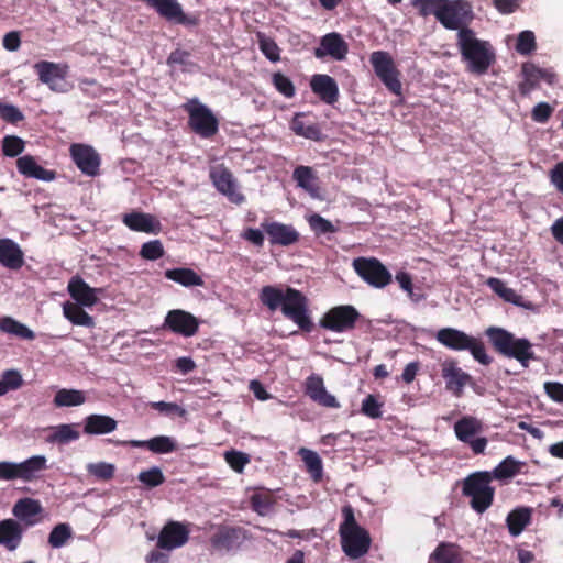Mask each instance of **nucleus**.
Here are the masks:
<instances>
[{"instance_id": "nucleus-63", "label": "nucleus", "mask_w": 563, "mask_h": 563, "mask_svg": "<svg viewBox=\"0 0 563 563\" xmlns=\"http://www.w3.org/2000/svg\"><path fill=\"white\" fill-rule=\"evenodd\" d=\"M544 391L553 401L563 402V384L559 382L544 383Z\"/></svg>"}, {"instance_id": "nucleus-2", "label": "nucleus", "mask_w": 563, "mask_h": 563, "mask_svg": "<svg viewBox=\"0 0 563 563\" xmlns=\"http://www.w3.org/2000/svg\"><path fill=\"white\" fill-rule=\"evenodd\" d=\"M457 47L466 69L472 74L484 75L495 63L496 56L490 44L477 38L472 29L457 32Z\"/></svg>"}, {"instance_id": "nucleus-11", "label": "nucleus", "mask_w": 563, "mask_h": 563, "mask_svg": "<svg viewBox=\"0 0 563 563\" xmlns=\"http://www.w3.org/2000/svg\"><path fill=\"white\" fill-rule=\"evenodd\" d=\"M371 64L376 76L382 80L386 88L394 95H401V82L399 80V71L395 63L385 51H375L369 57Z\"/></svg>"}, {"instance_id": "nucleus-41", "label": "nucleus", "mask_w": 563, "mask_h": 563, "mask_svg": "<svg viewBox=\"0 0 563 563\" xmlns=\"http://www.w3.org/2000/svg\"><path fill=\"white\" fill-rule=\"evenodd\" d=\"M525 80L519 85V91L522 96H527L532 91L540 79L545 78V70L534 67L533 65H525L522 67Z\"/></svg>"}, {"instance_id": "nucleus-27", "label": "nucleus", "mask_w": 563, "mask_h": 563, "mask_svg": "<svg viewBox=\"0 0 563 563\" xmlns=\"http://www.w3.org/2000/svg\"><path fill=\"white\" fill-rule=\"evenodd\" d=\"M533 509L520 506L512 509L506 517V526L512 537H517L531 523Z\"/></svg>"}, {"instance_id": "nucleus-21", "label": "nucleus", "mask_w": 563, "mask_h": 563, "mask_svg": "<svg viewBox=\"0 0 563 563\" xmlns=\"http://www.w3.org/2000/svg\"><path fill=\"white\" fill-rule=\"evenodd\" d=\"M70 297L76 301L75 303L84 307H92L98 302V294L101 292L99 288L90 287L81 277L74 276L67 286Z\"/></svg>"}, {"instance_id": "nucleus-9", "label": "nucleus", "mask_w": 563, "mask_h": 563, "mask_svg": "<svg viewBox=\"0 0 563 563\" xmlns=\"http://www.w3.org/2000/svg\"><path fill=\"white\" fill-rule=\"evenodd\" d=\"M352 266L355 273L374 288H384L393 280L391 273L376 257H356L353 260Z\"/></svg>"}, {"instance_id": "nucleus-60", "label": "nucleus", "mask_w": 563, "mask_h": 563, "mask_svg": "<svg viewBox=\"0 0 563 563\" xmlns=\"http://www.w3.org/2000/svg\"><path fill=\"white\" fill-rule=\"evenodd\" d=\"M0 118L8 123L16 124L24 120V114L18 107L0 102Z\"/></svg>"}, {"instance_id": "nucleus-35", "label": "nucleus", "mask_w": 563, "mask_h": 563, "mask_svg": "<svg viewBox=\"0 0 563 563\" xmlns=\"http://www.w3.org/2000/svg\"><path fill=\"white\" fill-rule=\"evenodd\" d=\"M523 466H526V462L518 461L509 455L493 470V473H490L492 479L505 481L512 478L521 473Z\"/></svg>"}, {"instance_id": "nucleus-48", "label": "nucleus", "mask_w": 563, "mask_h": 563, "mask_svg": "<svg viewBox=\"0 0 563 563\" xmlns=\"http://www.w3.org/2000/svg\"><path fill=\"white\" fill-rule=\"evenodd\" d=\"M383 406L384 402L379 400V396L369 394L362 401L361 412L371 419H378L383 416Z\"/></svg>"}, {"instance_id": "nucleus-39", "label": "nucleus", "mask_w": 563, "mask_h": 563, "mask_svg": "<svg viewBox=\"0 0 563 563\" xmlns=\"http://www.w3.org/2000/svg\"><path fill=\"white\" fill-rule=\"evenodd\" d=\"M428 563H462V556L453 543L441 542L430 554Z\"/></svg>"}, {"instance_id": "nucleus-51", "label": "nucleus", "mask_w": 563, "mask_h": 563, "mask_svg": "<svg viewBox=\"0 0 563 563\" xmlns=\"http://www.w3.org/2000/svg\"><path fill=\"white\" fill-rule=\"evenodd\" d=\"M272 84L275 89L286 98H292L296 95V88L289 77L280 71L272 75Z\"/></svg>"}, {"instance_id": "nucleus-33", "label": "nucleus", "mask_w": 563, "mask_h": 563, "mask_svg": "<svg viewBox=\"0 0 563 563\" xmlns=\"http://www.w3.org/2000/svg\"><path fill=\"white\" fill-rule=\"evenodd\" d=\"M305 113H296L290 121V129L296 135L312 140L321 141L322 132L317 123H308L305 121Z\"/></svg>"}, {"instance_id": "nucleus-17", "label": "nucleus", "mask_w": 563, "mask_h": 563, "mask_svg": "<svg viewBox=\"0 0 563 563\" xmlns=\"http://www.w3.org/2000/svg\"><path fill=\"white\" fill-rule=\"evenodd\" d=\"M305 394L316 404L325 408H340L335 396L331 395L320 375L311 374L305 382Z\"/></svg>"}, {"instance_id": "nucleus-61", "label": "nucleus", "mask_w": 563, "mask_h": 563, "mask_svg": "<svg viewBox=\"0 0 563 563\" xmlns=\"http://www.w3.org/2000/svg\"><path fill=\"white\" fill-rule=\"evenodd\" d=\"M150 407L166 416L183 417L186 413V410L175 402L153 401L150 402Z\"/></svg>"}, {"instance_id": "nucleus-45", "label": "nucleus", "mask_w": 563, "mask_h": 563, "mask_svg": "<svg viewBox=\"0 0 563 563\" xmlns=\"http://www.w3.org/2000/svg\"><path fill=\"white\" fill-rule=\"evenodd\" d=\"M79 432L74 428L73 424H59L54 428V431L47 438L51 443L65 444L75 441L79 438Z\"/></svg>"}, {"instance_id": "nucleus-28", "label": "nucleus", "mask_w": 563, "mask_h": 563, "mask_svg": "<svg viewBox=\"0 0 563 563\" xmlns=\"http://www.w3.org/2000/svg\"><path fill=\"white\" fill-rule=\"evenodd\" d=\"M435 338L439 343L450 350L465 351L472 336L454 328H443L438 331Z\"/></svg>"}, {"instance_id": "nucleus-12", "label": "nucleus", "mask_w": 563, "mask_h": 563, "mask_svg": "<svg viewBox=\"0 0 563 563\" xmlns=\"http://www.w3.org/2000/svg\"><path fill=\"white\" fill-rule=\"evenodd\" d=\"M69 154L73 162L82 174L90 177L99 175L101 158L91 145L74 143L69 147Z\"/></svg>"}, {"instance_id": "nucleus-31", "label": "nucleus", "mask_w": 563, "mask_h": 563, "mask_svg": "<svg viewBox=\"0 0 563 563\" xmlns=\"http://www.w3.org/2000/svg\"><path fill=\"white\" fill-rule=\"evenodd\" d=\"M165 277L184 287L203 286L205 282L194 269L187 267L166 269Z\"/></svg>"}, {"instance_id": "nucleus-43", "label": "nucleus", "mask_w": 563, "mask_h": 563, "mask_svg": "<svg viewBox=\"0 0 563 563\" xmlns=\"http://www.w3.org/2000/svg\"><path fill=\"white\" fill-rule=\"evenodd\" d=\"M300 454L302 457V461L305 462V465L307 467V471L310 473L311 477L314 482H319L322 478V460L318 455L317 452L308 450V449H301Z\"/></svg>"}, {"instance_id": "nucleus-55", "label": "nucleus", "mask_w": 563, "mask_h": 563, "mask_svg": "<svg viewBox=\"0 0 563 563\" xmlns=\"http://www.w3.org/2000/svg\"><path fill=\"white\" fill-rule=\"evenodd\" d=\"M164 254V246L159 240L148 241L140 250V256L147 261H156L163 257Z\"/></svg>"}, {"instance_id": "nucleus-30", "label": "nucleus", "mask_w": 563, "mask_h": 563, "mask_svg": "<svg viewBox=\"0 0 563 563\" xmlns=\"http://www.w3.org/2000/svg\"><path fill=\"white\" fill-rule=\"evenodd\" d=\"M292 179L297 183V186L309 192L311 196H316L319 190L318 176L312 167L299 165L294 169Z\"/></svg>"}, {"instance_id": "nucleus-18", "label": "nucleus", "mask_w": 563, "mask_h": 563, "mask_svg": "<svg viewBox=\"0 0 563 563\" xmlns=\"http://www.w3.org/2000/svg\"><path fill=\"white\" fill-rule=\"evenodd\" d=\"M210 178L217 190L227 196L230 201L234 203H241L244 201L245 198L243 194L236 190L234 177L227 167L220 165L212 168L210 172Z\"/></svg>"}, {"instance_id": "nucleus-29", "label": "nucleus", "mask_w": 563, "mask_h": 563, "mask_svg": "<svg viewBox=\"0 0 563 563\" xmlns=\"http://www.w3.org/2000/svg\"><path fill=\"white\" fill-rule=\"evenodd\" d=\"M117 421L104 415H90L86 417L84 432L86 434H107L117 429Z\"/></svg>"}, {"instance_id": "nucleus-8", "label": "nucleus", "mask_w": 563, "mask_h": 563, "mask_svg": "<svg viewBox=\"0 0 563 563\" xmlns=\"http://www.w3.org/2000/svg\"><path fill=\"white\" fill-rule=\"evenodd\" d=\"M38 80L46 85L53 92L66 93L71 89L67 80L69 66L67 64L41 60L34 65Z\"/></svg>"}, {"instance_id": "nucleus-54", "label": "nucleus", "mask_w": 563, "mask_h": 563, "mask_svg": "<svg viewBox=\"0 0 563 563\" xmlns=\"http://www.w3.org/2000/svg\"><path fill=\"white\" fill-rule=\"evenodd\" d=\"M307 220L316 235L334 233L336 231V228L332 224L331 221L327 220L318 213L311 214Z\"/></svg>"}, {"instance_id": "nucleus-1", "label": "nucleus", "mask_w": 563, "mask_h": 563, "mask_svg": "<svg viewBox=\"0 0 563 563\" xmlns=\"http://www.w3.org/2000/svg\"><path fill=\"white\" fill-rule=\"evenodd\" d=\"M260 301L271 311L280 309L284 317L302 332L310 333L314 329L309 300L300 290L289 286H264L260 291Z\"/></svg>"}, {"instance_id": "nucleus-53", "label": "nucleus", "mask_w": 563, "mask_h": 563, "mask_svg": "<svg viewBox=\"0 0 563 563\" xmlns=\"http://www.w3.org/2000/svg\"><path fill=\"white\" fill-rule=\"evenodd\" d=\"M25 147L24 141L15 135H7L2 140V152L8 157L20 155Z\"/></svg>"}, {"instance_id": "nucleus-16", "label": "nucleus", "mask_w": 563, "mask_h": 563, "mask_svg": "<svg viewBox=\"0 0 563 563\" xmlns=\"http://www.w3.org/2000/svg\"><path fill=\"white\" fill-rule=\"evenodd\" d=\"M349 53V45L341 34L331 32L323 35L320 40L319 47L314 48V56L323 59L325 56L332 57L334 60H343Z\"/></svg>"}, {"instance_id": "nucleus-58", "label": "nucleus", "mask_w": 563, "mask_h": 563, "mask_svg": "<svg viewBox=\"0 0 563 563\" xmlns=\"http://www.w3.org/2000/svg\"><path fill=\"white\" fill-rule=\"evenodd\" d=\"M115 467L113 464L99 462L88 465L89 474L101 481H109L114 476Z\"/></svg>"}, {"instance_id": "nucleus-62", "label": "nucleus", "mask_w": 563, "mask_h": 563, "mask_svg": "<svg viewBox=\"0 0 563 563\" xmlns=\"http://www.w3.org/2000/svg\"><path fill=\"white\" fill-rule=\"evenodd\" d=\"M553 109L547 102H540L532 109V120L539 123H545L551 114Z\"/></svg>"}, {"instance_id": "nucleus-42", "label": "nucleus", "mask_w": 563, "mask_h": 563, "mask_svg": "<svg viewBox=\"0 0 563 563\" xmlns=\"http://www.w3.org/2000/svg\"><path fill=\"white\" fill-rule=\"evenodd\" d=\"M85 400L82 391L63 388L55 394L54 405L56 407H73L82 405Z\"/></svg>"}, {"instance_id": "nucleus-20", "label": "nucleus", "mask_w": 563, "mask_h": 563, "mask_svg": "<svg viewBox=\"0 0 563 563\" xmlns=\"http://www.w3.org/2000/svg\"><path fill=\"white\" fill-rule=\"evenodd\" d=\"M310 88L327 104H334L340 96L335 79L325 74L313 75L310 80Z\"/></svg>"}, {"instance_id": "nucleus-25", "label": "nucleus", "mask_w": 563, "mask_h": 563, "mask_svg": "<svg viewBox=\"0 0 563 563\" xmlns=\"http://www.w3.org/2000/svg\"><path fill=\"white\" fill-rule=\"evenodd\" d=\"M18 172L26 178H35L43 181H52L56 178V172L40 166L32 155H24L16 159Z\"/></svg>"}, {"instance_id": "nucleus-24", "label": "nucleus", "mask_w": 563, "mask_h": 563, "mask_svg": "<svg viewBox=\"0 0 563 563\" xmlns=\"http://www.w3.org/2000/svg\"><path fill=\"white\" fill-rule=\"evenodd\" d=\"M123 223L132 231L157 234L162 230V224L154 216L143 212L125 213Z\"/></svg>"}, {"instance_id": "nucleus-59", "label": "nucleus", "mask_w": 563, "mask_h": 563, "mask_svg": "<svg viewBox=\"0 0 563 563\" xmlns=\"http://www.w3.org/2000/svg\"><path fill=\"white\" fill-rule=\"evenodd\" d=\"M253 510L263 515L274 505V498L269 493H256L251 497Z\"/></svg>"}, {"instance_id": "nucleus-57", "label": "nucleus", "mask_w": 563, "mask_h": 563, "mask_svg": "<svg viewBox=\"0 0 563 563\" xmlns=\"http://www.w3.org/2000/svg\"><path fill=\"white\" fill-rule=\"evenodd\" d=\"M465 351H470L472 356L483 365H489L493 358L486 353L484 343L474 336L471 338V342L467 344Z\"/></svg>"}, {"instance_id": "nucleus-22", "label": "nucleus", "mask_w": 563, "mask_h": 563, "mask_svg": "<svg viewBox=\"0 0 563 563\" xmlns=\"http://www.w3.org/2000/svg\"><path fill=\"white\" fill-rule=\"evenodd\" d=\"M47 467V459L44 455H33L20 463H14V476L15 479L33 482Z\"/></svg>"}, {"instance_id": "nucleus-26", "label": "nucleus", "mask_w": 563, "mask_h": 563, "mask_svg": "<svg viewBox=\"0 0 563 563\" xmlns=\"http://www.w3.org/2000/svg\"><path fill=\"white\" fill-rule=\"evenodd\" d=\"M23 527L14 519H4L0 521V545L8 551H14L21 544L23 538Z\"/></svg>"}, {"instance_id": "nucleus-14", "label": "nucleus", "mask_w": 563, "mask_h": 563, "mask_svg": "<svg viewBox=\"0 0 563 563\" xmlns=\"http://www.w3.org/2000/svg\"><path fill=\"white\" fill-rule=\"evenodd\" d=\"M261 228L267 234L272 245L288 247L300 240V233L292 224L266 220L261 223Z\"/></svg>"}, {"instance_id": "nucleus-49", "label": "nucleus", "mask_w": 563, "mask_h": 563, "mask_svg": "<svg viewBox=\"0 0 563 563\" xmlns=\"http://www.w3.org/2000/svg\"><path fill=\"white\" fill-rule=\"evenodd\" d=\"M445 0H411V4L421 16L434 15L439 20Z\"/></svg>"}, {"instance_id": "nucleus-3", "label": "nucleus", "mask_w": 563, "mask_h": 563, "mask_svg": "<svg viewBox=\"0 0 563 563\" xmlns=\"http://www.w3.org/2000/svg\"><path fill=\"white\" fill-rule=\"evenodd\" d=\"M342 517L339 526L342 550L351 560H357L368 553L372 538L369 532L357 523L351 505L342 508Z\"/></svg>"}, {"instance_id": "nucleus-6", "label": "nucleus", "mask_w": 563, "mask_h": 563, "mask_svg": "<svg viewBox=\"0 0 563 563\" xmlns=\"http://www.w3.org/2000/svg\"><path fill=\"white\" fill-rule=\"evenodd\" d=\"M188 113V125L192 132L203 139H211L219 131V121L212 111L197 100L184 106Z\"/></svg>"}, {"instance_id": "nucleus-36", "label": "nucleus", "mask_w": 563, "mask_h": 563, "mask_svg": "<svg viewBox=\"0 0 563 563\" xmlns=\"http://www.w3.org/2000/svg\"><path fill=\"white\" fill-rule=\"evenodd\" d=\"M0 331L21 340L32 341L35 339V333L30 328L9 316L0 317Z\"/></svg>"}, {"instance_id": "nucleus-23", "label": "nucleus", "mask_w": 563, "mask_h": 563, "mask_svg": "<svg viewBox=\"0 0 563 563\" xmlns=\"http://www.w3.org/2000/svg\"><path fill=\"white\" fill-rule=\"evenodd\" d=\"M0 264L11 271H19L24 265V253L11 239H0Z\"/></svg>"}, {"instance_id": "nucleus-7", "label": "nucleus", "mask_w": 563, "mask_h": 563, "mask_svg": "<svg viewBox=\"0 0 563 563\" xmlns=\"http://www.w3.org/2000/svg\"><path fill=\"white\" fill-rule=\"evenodd\" d=\"M360 319L361 313L354 306L341 305L329 309L319 320V325L328 331L343 333L355 329Z\"/></svg>"}, {"instance_id": "nucleus-34", "label": "nucleus", "mask_w": 563, "mask_h": 563, "mask_svg": "<svg viewBox=\"0 0 563 563\" xmlns=\"http://www.w3.org/2000/svg\"><path fill=\"white\" fill-rule=\"evenodd\" d=\"M481 431L482 422L471 416L463 417L454 423L456 438L466 444Z\"/></svg>"}, {"instance_id": "nucleus-10", "label": "nucleus", "mask_w": 563, "mask_h": 563, "mask_svg": "<svg viewBox=\"0 0 563 563\" xmlns=\"http://www.w3.org/2000/svg\"><path fill=\"white\" fill-rule=\"evenodd\" d=\"M473 19L474 13L468 1L445 0L438 21L445 29L460 32L462 29H470L467 25Z\"/></svg>"}, {"instance_id": "nucleus-32", "label": "nucleus", "mask_w": 563, "mask_h": 563, "mask_svg": "<svg viewBox=\"0 0 563 563\" xmlns=\"http://www.w3.org/2000/svg\"><path fill=\"white\" fill-rule=\"evenodd\" d=\"M135 448L147 449L155 454H167L177 450L176 442L166 435H157L150 440L133 441Z\"/></svg>"}, {"instance_id": "nucleus-15", "label": "nucleus", "mask_w": 563, "mask_h": 563, "mask_svg": "<svg viewBox=\"0 0 563 563\" xmlns=\"http://www.w3.org/2000/svg\"><path fill=\"white\" fill-rule=\"evenodd\" d=\"M164 327L176 334L190 338L198 332L199 321L188 311L174 309L167 312Z\"/></svg>"}, {"instance_id": "nucleus-37", "label": "nucleus", "mask_w": 563, "mask_h": 563, "mask_svg": "<svg viewBox=\"0 0 563 563\" xmlns=\"http://www.w3.org/2000/svg\"><path fill=\"white\" fill-rule=\"evenodd\" d=\"M84 306L67 301L63 305V312L67 320H69L75 325H81L86 328H93L95 320L88 314L84 308Z\"/></svg>"}, {"instance_id": "nucleus-46", "label": "nucleus", "mask_w": 563, "mask_h": 563, "mask_svg": "<svg viewBox=\"0 0 563 563\" xmlns=\"http://www.w3.org/2000/svg\"><path fill=\"white\" fill-rule=\"evenodd\" d=\"M257 43L263 55L273 63H276L280 59V48L277 43L272 38L266 36L264 33H257Z\"/></svg>"}, {"instance_id": "nucleus-19", "label": "nucleus", "mask_w": 563, "mask_h": 563, "mask_svg": "<svg viewBox=\"0 0 563 563\" xmlns=\"http://www.w3.org/2000/svg\"><path fill=\"white\" fill-rule=\"evenodd\" d=\"M189 539V530L179 521H168L158 534L157 547L173 550L184 545Z\"/></svg>"}, {"instance_id": "nucleus-4", "label": "nucleus", "mask_w": 563, "mask_h": 563, "mask_svg": "<svg viewBox=\"0 0 563 563\" xmlns=\"http://www.w3.org/2000/svg\"><path fill=\"white\" fill-rule=\"evenodd\" d=\"M485 334L497 353L517 360L523 367H528L530 361L537 360L532 343L526 338H516L511 332L498 327H489Z\"/></svg>"}, {"instance_id": "nucleus-52", "label": "nucleus", "mask_w": 563, "mask_h": 563, "mask_svg": "<svg viewBox=\"0 0 563 563\" xmlns=\"http://www.w3.org/2000/svg\"><path fill=\"white\" fill-rule=\"evenodd\" d=\"M224 460L229 466L236 473H242L244 467L250 463V455L241 451H227L224 453Z\"/></svg>"}, {"instance_id": "nucleus-13", "label": "nucleus", "mask_w": 563, "mask_h": 563, "mask_svg": "<svg viewBox=\"0 0 563 563\" xmlns=\"http://www.w3.org/2000/svg\"><path fill=\"white\" fill-rule=\"evenodd\" d=\"M441 375L445 380V389L460 398L466 385L473 384V377L457 366L455 360L449 358L441 363Z\"/></svg>"}, {"instance_id": "nucleus-47", "label": "nucleus", "mask_w": 563, "mask_h": 563, "mask_svg": "<svg viewBox=\"0 0 563 563\" xmlns=\"http://www.w3.org/2000/svg\"><path fill=\"white\" fill-rule=\"evenodd\" d=\"M71 536L73 531L68 523H58L49 532L48 544L55 549L62 548L67 543Z\"/></svg>"}, {"instance_id": "nucleus-50", "label": "nucleus", "mask_w": 563, "mask_h": 563, "mask_svg": "<svg viewBox=\"0 0 563 563\" xmlns=\"http://www.w3.org/2000/svg\"><path fill=\"white\" fill-rule=\"evenodd\" d=\"M137 479L146 488H155L165 482V476L159 467L153 466L148 470L140 472Z\"/></svg>"}, {"instance_id": "nucleus-56", "label": "nucleus", "mask_w": 563, "mask_h": 563, "mask_svg": "<svg viewBox=\"0 0 563 563\" xmlns=\"http://www.w3.org/2000/svg\"><path fill=\"white\" fill-rule=\"evenodd\" d=\"M537 48L536 36L532 31H522L519 33L516 51L521 55H529Z\"/></svg>"}, {"instance_id": "nucleus-5", "label": "nucleus", "mask_w": 563, "mask_h": 563, "mask_svg": "<svg viewBox=\"0 0 563 563\" xmlns=\"http://www.w3.org/2000/svg\"><path fill=\"white\" fill-rule=\"evenodd\" d=\"M490 482L489 472H475L463 481L462 493L471 498L470 505L477 514L485 512L493 505L495 488Z\"/></svg>"}, {"instance_id": "nucleus-64", "label": "nucleus", "mask_w": 563, "mask_h": 563, "mask_svg": "<svg viewBox=\"0 0 563 563\" xmlns=\"http://www.w3.org/2000/svg\"><path fill=\"white\" fill-rule=\"evenodd\" d=\"M551 184L563 195V162H559L549 173Z\"/></svg>"}, {"instance_id": "nucleus-44", "label": "nucleus", "mask_w": 563, "mask_h": 563, "mask_svg": "<svg viewBox=\"0 0 563 563\" xmlns=\"http://www.w3.org/2000/svg\"><path fill=\"white\" fill-rule=\"evenodd\" d=\"M487 286L503 298L507 302L520 305L521 297L512 289L506 286V284L496 277H489L486 282Z\"/></svg>"}, {"instance_id": "nucleus-38", "label": "nucleus", "mask_w": 563, "mask_h": 563, "mask_svg": "<svg viewBox=\"0 0 563 563\" xmlns=\"http://www.w3.org/2000/svg\"><path fill=\"white\" fill-rule=\"evenodd\" d=\"M13 515L20 519L26 521L29 525H33L34 521L30 520L42 512V506L38 500L33 498L19 499L12 509Z\"/></svg>"}, {"instance_id": "nucleus-40", "label": "nucleus", "mask_w": 563, "mask_h": 563, "mask_svg": "<svg viewBox=\"0 0 563 563\" xmlns=\"http://www.w3.org/2000/svg\"><path fill=\"white\" fill-rule=\"evenodd\" d=\"M239 540L238 530L234 528H220L210 539L212 547L217 550H231Z\"/></svg>"}]
</instances>
